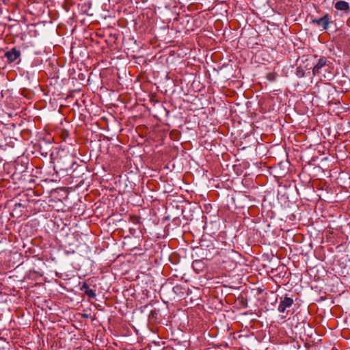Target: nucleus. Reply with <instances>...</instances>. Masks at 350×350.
Returning a JSON list of instances; mask_svg holds the SVG:
<instances>
[{"label": "nucleus", "instance_id": "2", "mask_svg": "<svg viewBox=\"0 0 350 350\" xmlns=\"http://www.w3.org/2000/svg\"><path fill=\"white\" fill-rule=\"evenodd\" d=\"M5 57L7 58L9 63L14 62L21 56V51L16 48L12 49L10 51L5 53Z\"/></svg>", "mask_w": 350, "mask_h": 350}, {"label": "nucleus", "instance_id": "5", "mask_svg": "<svg viewBox=\"0 0 350 350\" xmlns=\"http://www.w3.org/2000/svg\"><path fill=\"white\" fill-rule=\"evenodd\" d=\"M327 64V59L325 57H321L319 59L317 64L314 66L312 72L315 75L319 73V71Z\"/></svg>", "mask_w": 350, "mask_h": 350}, {"label": "nucleus", "instance_id": "9", "mask_svg": "<svg viewBox=\"0 0 350 350\" xmlns=\"http://www.w3.org/2000/svg\"><path fill=\"white\" fill-rule=\"evenodd\" d=\"M89 288H90V287H89L88 284L85 282H84L81 287V290L82 291H84V293H85L87 291V290H88Z\"/></svg>", "mask_w": 350, "mask_h": 350}, {"label": "nucleus", "instance_id": "6", "mask_svg": "<svg viewBox=\"0 0 350 350\" xmlns=\"http://www.w3.org/2000/svg\"><path fill=\"white\" fill-rule=\"evenodd\" d=\"M85 294L88 296L90 298H95L96 297V293L94 290L89 288L87 290V291L85 293Z\"/></svg>", "mask_w": 350, "mask_h": 350}, {"label": "nucleus", "instance_id": "10", "mask_svg": "<svg viewBox=\"0 0 350 350\" xmlns=\"http://www.w3.org/2000/svg\"><path fill=\"white\" fill-rule=\"evenodd\" d=\"M16 206H21V204H16Z\"/></svg>", "mask_w": 350, "mask_h": 350}, {"label": "nucleus", "instance_id": "7", "mask_svg": "<svg viewBox=\"0 0 350 350\" xmlns=\"http://www.w3.org/2000/svg\"><path fill=\"white\" fill-rule=\"evenodd\" d=\"M296 75L298 77L301 78L304 76L305 73L301 67H297L296 70Z\"/></svg>", "mask_w": 350, "mask_h": 350}, {"label": "nucleus", "instance_id": "8", "mask_svg": "<svg viewBox=\"0 0 350 350\" xmlns=\"http://www.w3.org/2000/svg\"><path fill=\"white\" fill-rule=\"evenodd\" d=\"M201 264H202L201 261H200V260H195L192 263L193 268L194 269H196L197 268H199V267H200Z\"/></svg>", "mask_w": 350, "mask_h": 350}, {"label": "nucleus", "instance_id": "1", "mask_svg": "<svg viewBox=\"0 0 350 350\" xmlns=\"http://www.w3.org/2000/svg\"><path fill=\"white\" fill-rule=\"evenodd\" d=\"M312 24L318 26H321L323 30H327L330 23L329 17L328 14H325L323 17L315 18L312 21Z\"/></svg>", "mask_w": 350, "mask_h": 350}, {"label": "nucleus", "instance_id": "3", "mask_svg": "<svg viewBox=\"0 0 350 350\" xmlns=\"http://www.w3.org/2000/svg\"><path fill=\"white\" fill-rule=\"evenodd\" d=\"M293 304V299L291 297H285L279 304L278 310L280 312H284L285 310L290 308Z\"/></svg>", "mask_w": 350, "mask_h": 350}, {"label": "nucleus", "instance_id": "4", "mask_svg": "<svg viewBox=\"0 0 350 350\" xmlns=\"http://www.w3.org/2000/svg\"><path fill=\"white\" fill-rule=\"evenodd\" d=\"M334 8L337 10H340V11L349 12L350 10L349 4L347 1H337L334 5Z\"/></svg>", "mask_w": 350, "mask_h": 350}]
</instances>
